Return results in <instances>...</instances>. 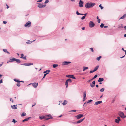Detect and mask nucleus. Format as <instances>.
Here are the masks:
<instances>
[{"label": "nucleus", "mask_w": 126, "mask_h": 126, "mask_svg": "<svg viewBox=\"0 0 126 126\" xmlns=\"http://www.w3.org/2000/svg\"><path fill=\"white\" fill-rule=\"evenodd\" d=\"M12 122H13L14 123H15L16 122V120L15 119H13V120Z\"/></svg>", "instance_id": "a19ab883"}, {"label": "nucleus", "mask_w": 126, "mask_h": 126, "mask_svg": "<svg viewBox=\"0 0 126 126\" xmlns=\"http://www.w3.org/2000/svg\"><path fill=\"white\" fill-rule=\"evenodd\" d=\"M53 67V68H55L57 67L58 65L57 64H53L52 65Z\"/></svg>", "instance_id": "2f4dec72"}, {"label": "nucleus", "mask_w": 126, "mask_h": 126, "mask_svg": "<svg viewBox=\"0 0 126 126\" xmlns=\"http://www.w3.org/2000/svg\"><path fill=\"white\" fill-rule=\"evenodd\" d=\"M83 2L81 0H80L79 1V7H82L83 6Z\"/></svg>", "instance_id": "4468645a"}, {"label": "nucleus", "mask_w": 126, "mask_h": 126, "mask_svg": "<svg viewBox=\"0 0 126 126\" xmlns=\"http://www.w3.org/2000/svg\"><path fill=\"white\" fill-rule=\"evenodd\" d=\"M22 58L24 60H26L27 59L26 56H25L24 57H23Z\"/></svg>", "instance_id": "c03bdc74"}, {"label": "nucleus", "mask_w": 126, "mask_h": 126, "mask_svg": "<svg viewBox=\"0 0 126 126\" xmlns=\"http://www.w3.org/2000/svg\"><path fill=\"white\" fill-rule=\"evenodd\" d=\"M16 105H14L13 106H11L12 108L14 109H17V107H16Z\"/></svg>", "instance_id": "b1692460"}, {"label": "nucleus", "mask_w": 126, "mask_h": 126, "mask_svg": "<svg viewBox=\"0 0 126 126\" xmlns=\"http://www.w3.org/2000/svg\"><path fill=\"white\" fill-rule=\"evenodd\" d=\"M108 27V26H104V28H107V27Z\"/></svg>", "instance_id": "774afa93"}, {"label": "nucleus", "mask_w": 126, "mask_h": 126, "mask_svg": "<svg viewBox=\"0 0 126 126\" xmlns=\"http://www.w3.org/2000/svg\"><path fill=\"white\" fill-rule=\"evenodd\" d=\"M36 104L35 103H34V105H32V107H33V106H34Z\"/></svg>", "instance_id": "69168bd1"}, {"label": "nucleus", "mask_w": 126, "mask_h": 126, "mask_svg": "<svg viewBox=\"0 0 126 126\" xmlns=\"http://www.w3.org/2000/svg\"><path fill=\"white\" fill-rule=\"evenodd\" d=\"M26 114L25 112H23L21 115V116H26Z\"/></svg>", "instance_id": "473e14b6"}, {"label": "nucleus", "mask_w": 126, "mask_h": 126, "mask_svg": "<svg viewBox=\"0 0 126 126\" xmlns=\"http://www.w3.org/2000/svg\"><path fill=\"white\" fill-rule=\"evenodd\" d=\"M84 119H85V118H84L83 119H80L77 122V123L79 124V123H81V122H82L84 120Z\"/></svg>", "instance_id": "6ab92c4d"}, {"label": "nucleus", "mask_w": 126, "mask_h": 126, "mask_svg": "<svg viewBox=\"0 0 126 126\" xmlns=\"http://www.w3.org/2000/svg\"><path fill=\"white\" fill-rule=\"evenodd\" d=\"M39 118L41 120L42 119H45V120H46L45 116H40L39 117Z\"/></svg>", "instance_id": "bb28decb"}, {"label": "nucleus", "mask_w": 126, "mask_h": 126, "mask_svg": "<svg viewBox=\"0 0 126 126\" xmlns=\"http://www.w3.org/2000/svg\"><path fill=\"white\" fill-rule=\"evenodd\" d=\"M90 49L91 50V51H92V52H94V50H93V48L91 47V48H90Z\"/></svg>", "instance_id": "3c124183"}, {"label": "nucleus", "mask_w": 126, "mask_h": 126, "mask_svg": "<svg viewBox=\"0 0 126 126\" xmlns=\"http://www.w3.org/2000/svg\"><path fill=\"white\" fill-rule=\"evenodd\" d=\"M76 14H77V15H83V14H80V13H79L78 12V11H77Z\"/></svg>", "instance_id": "f704fd0d"}, {"label": "nucleus", "mask_w": 126, "mask_h": 126, "mask_svg": "<svg viewBox=\"0 0 126 126\" xmlns=\"http://www.w3.org/2000/svg\"><path fill=\"white\" fill-rule=\"evenodd\" d=\"M95 81H93V82H92V84H90V86L92 87H93L94 86V85L95 84Z\"/></svg>", "instance_id": "f3484780"}, {"label": "nucleus", "mask_w": 126, "mask_h": 126, "mask_svg": "<svg viewBox=\"0 0 126 126\" xmlns=\"http://www.w3.org/2000/svg\"><path fill=\"white\" fill-rule=\"evenodd\" d=\"M104 88H102L100 90V91L101 92H103L104 91Z\"/></svg>", "instance_id": "c9c22d12"}, {"label": "nucleus", "mask_w": 126, "mask_h": 126, "mask_svg": "<svg viewBox=\"0 0 126 126\" xmlns=\"http://www.w3.org/2000/svg\"><path fill=\"white\" fill-rule=\"evenodd\" d=\"M69 82L70 83H71L72 82L71 80V79H68L66 81L65 83V85L66 88H67L68 87V84Z\"/></svg>", "instance_id": "39448f33"}, {"label": "nucleus", "mask_w": 126, "mask_h": 126, "mask_svg": "<svg viewBox=\"0 0 126 126\" xmlns=\"http://www.w3.org/2000/svg\"><path fill=\"white\" fill-rule=\"evenodd\" d=\"M76 110H73L70 111H73V112H76Z\"/></svg>", "instance_id": "5fc2aeb1"}, {"label": "nucleus", "mask_w": 126, "mask_h": 126, "mask_svg": "<svg viewBox=\"0 0 126 126\" xmlns=\"http://www.w3.org/2000/svg\"><path fill=\"white\" fill-rule=\"evenodd\" d=\"M7 22L6 21H3V23L4 24H6L7 23Z\"/></svg>", "instance_id": "bf43d9fd"}, {"label": "nucleus", "mask_w": 126, "mask_h": 126, "mask_svg": "<svg viewBox=\"0 0 126 126\" xmlns=\"http://www.w3.org/2000/svg\"><path fill=\"white\" fill-rule=\"evenodd\" d=\"M89 25L90 28H92L94 26L95 24L92 21H91L89 22Z\"/></svg>", "instance_id": "0eeeda50"}, {"label": "nucleus", "mask_w": 126, "mask_h": 126, "mask_svg": "<svg viewBox=\"0 0 126 126\" xmlns=\"http://www.w3.org/2000/svg\"><path fill=\"white\" fill-rule=\"evenodd\" d=\"M10 101H12V103H13L14 102V101H13V99L11 98H10Z\"/></svg>", "instance_id": "49530a36"}, {"label": "nucleus", "mask_w": 126, "mask_h": 126, "mask_svg": "<svg viewBox=\"0 0 126 126\" xmlns=\"http://www.w3.org/2000/svg\"><path fill=\"white\" fill-rule=\"evenodd\" d=\"M69 82L70 83H71L72 82L71 80V79H68L66 81L65 83V85L66 88H67L68 87V84Z\"/></svg>", "instance_id": "20e7f679"}, {"label": "nucleus", "mask_w": 126, "mask_h": 126, "mask_svg": "<svg viewBox=\"0 0 126 126\" xmlns=\"http://www.w3.org/2000/svg\"><path fill=\"white\" fill-rule=\"evenodd\" d=\"M31 26V22L28 21L27 22L25 25H24V26L26 27H30Z\"/></svg>", "instance_id": "7ed1b4c3"}, {"label": "nucleus", "mask_w": 126, "mask_h": 126, "mask_svg": "<svg viewBox=\"0 0 126 126\" xmlns=\"http://www.w3.org/2000/svg\"><path fill=\"white\" fill-rule=\"evenodd\" d=\"M10 62H12L14 61H16L17 63H20V61L19 59H17L15 58H13L12 59H10Z\"/></svg>", "instance_id": "f03ea898"}, {"label": "nucleus", "mask_w": 126, "mask_h": 126, "mask_svg": "<svg viewBox=\"0 0 126 126\" xmlns=\"http://www.w3.org/2000/svg\"><path fill=\"white\" fill-rule=\"evenodd\" d=\"M3 51L5 52H7V53L9 54L10 53L6 49H3Z\"/></svg>", "instance_id": "c756f323"}, {"label": "nucleus", "mask_w": 126, "mask_h": 126, "mask_svg": "<svg viewBox=\"0 0 126 126\" xmlns=\"http://www.w3.org/2000/svg\"><path fill=\"white\" fill-rule=\"evenodd\" d=\"M83 14V15H84V16H85V17L86 16V15H87V13H86L85 14Z\"/></svg>", "instance_id": "052dcab7"}, {"label": "nucleus", "mask_w": 126, "mask_h": 126, "mask_svg": "<svg viewBox=\"0 0 126 126\" xmlns=\"http://www.w3.org/2000/svg\"><path fill=\"white\" fill-rule=\"evenodd\" d=\"M97 75H95L94 76V77L92 79H94L96 78H97Z\"/></svg>", "instance_id": "58836bf2"}, {"label": "nucleus", "mask_w": 126, "mask_h": 126, "mask_svg": "<svg viewBox=\"0 0 126 126\" xmlns=\"http://www.w3.org/2000/svg\"><path fill=\"white\" fill-rule=\"evenodd\" d=\"M88 68V67H87L84 66L83 67V71H84L85 70L87 69Z\"/></svg>", "instance_id": "c85d7f7f"}, {"label": "nucleus", "mask_w": 126, "mask_h": 126, "mask_svg": "<svg viewBox=\"0 0 126 126\" xmlns=\"http://www.w3.org/2000/svg\"><path fill=\"white\" fill-rule=\"evenodd\" d=\"M2 63L0 64V67L2 65V63H3V62Z\"/></svg>", "instance_id": "0e129e2a"}, {"label": "nucleus", "mask_w": 126, "mask_h": 126, "mask_svg": "<svg viewBox=\"0 0 126 126\" xmlns=\"http://www.w3.org/2000/svg\"><path fill=\"white\" fill-rule=\"evenodd\" d=\"M85 16H83L81 18V19L82 20L84 19H85Z\"/></svg>", "instance_id": "a18cd8bd"}, {"label": "nucleus", "mask_w": 126, "mask_h": 126, "mask_svg": "<svg viewBox=\"0 0 126 126\" xmlns=\"http://www.w3.org/2000/svg\"><path fill=\"white\" fill-rule=\"evenodd\" d=\"M119 115V116L121 118H124V113L120 111L118 113Z\"/></svg>", "instance_id": "1a4fd4ad"}, {"label": "nucleus", "mask_w": 126, "mask_h": 126, "mask_svg": "<svg viewBox=\"0 0 126 126\" xmlns=\"http://www.w3.org/2000/svg\"><path fill=\"white\" fill-rule=\"evenodd\" d=\"M46 120H48L52 118V117L50 114H49L48 115H45Z\"/></svg>", "instance_id": "6e6552de"}, {"label": "nucleus", "mask_w": 126, "mask_h": 126, "mask_svg": "<svg viewBox=\"0 0 126 126\" xmlns=\"http://www.w3.org/2000/svg\"><path fill=\"white\" fill-rule=\"evenodd\" d=\"M118 28H123V27L122 26V24H121V26H120V25H118Z\"/></svg>", "instance_id": "4c0bfd02"}, {"label": "nucleus", "mask_w": 126, "mask_h": 126, "mask_svg": "<svg viewBox=\"0 0 126 126\" xmlns=\"http://www.w3.org/2000/svg\"><path fill=\"white\" fill-rule=\"evenodd\" d=\"M102 102V101H98L96 102L94 104L96 105H98L101 103Z\"/></svg>", "instance_id": "aec40b11"}, {"label": "nucleus", "mask_w": 126, "mask_h": 126, "mask_svg": "<svg viewBox=\"0 0 126 126\" xmlns=\"http://www.w3.org/2000/svg\"><path fill=\"white\" fill-rule=\"evenodd\" d=\"M67 101H66V100H64L63 102L62 103V104L63 105H64L67 104Z\"/></svg>", "instance_id": "393cba45"}, {"label": "nucleus", "mask_w": 126, "mask_h": 126, "mask_svg": "<svg viewBox=\"0 0 126 126\" xmlns=\"http://www.w3.org/2000/svg\"><path fill=\"white\" fill-rule=\"evenodd\" d=\"M101 58V56H100L98 57H97L96 58L97 60L99 61L100 60V58Z\"/></svg>", "instance_id": "72a5a7b5"}, {"label": "nucleus", "mask_w": 126, "mask_h": 126, "mask_svg": "<svg viewBox=\"0 0 126 126\" xmlns=\"http://www.w3.org/2000/svg\"><path fill=\"white\" fill-rule=\"evenodd\" d=\"M16 85L18 86H20V84L19 83H18L16 84Z\"/></svg>", "instance_id": "09e8293b"}, {"label": "nucleus", "mask_w": 126, "mask_h": 126, "mask_svg": "<svg viewBox=\"0 0 126 126\" xmlns=\"http://www.w3.org/2000/svg\"><path fill=\"white\" fill-rule=\"evenodd\" d=\"M82 29L83 30H84L85 29V28L84 27H82Z\"/></svg>", "instance_id": "338daca9"}, {"label": "nucleus", "mask_w": 126, "mask_h": 126, "mask_svg": "<svg viewBox=\"0 0 126 126\" xmlns=\"http://www.w3.org/2000/svg\"><path fill=\"white\" fill-rule=\"evenodd\" d=\"M99 7L101 8V9H102L103 8V7L101 6V4H100L99 5Z\"/></svg>", "instance_id": "79ce46f5"}, {"label": "nucleus", "mask_w": 126, "mask_h": 126, "mask_svg": "<svg viewBox=\"0 0 126 126\" xmlns=\"http://www.w3.org/2000/svg\"><path fill=\"white\" fill-rule=\"evenodd\" d=\"M6 6H7V8L8 9L9 8V7L8 6V5L7 4L6 5Z\"/></svg>", "instance_id": "e2e57ef3"}, {"label": "nucleus", "mask_w": 126, "mask_h": 126, "mask_svg": "<svg viewBox=\"0 0 126 126\" xmlns=\"http://www.w3.org/2000/svg\"><path fill=\"white\" fill-rule=\"evenodd\" d=\"M99 66H96L95 67L94 69V72L96 71L98 69V68L99 67Z\"/></svg>", "instance_id": "cd10ccee"}, {"label": "nucleus", "mask_w": 126, "mask_h": 126, "mask_svg": "<svg viewBox=\"0 0 126 126\" xmlns=\"http://www.w3.org/2000/svg\"><path fill=\"white\" fill-rule=\"evenodd\" d=\"M43 0H39L37 2H41Z\"/></svg>", "instance_id": "4d7b16f0"}, {"label": "nucleus", "mask_w": 126, "mask_h": 126, "mask_svg": "<svg viewBox=\"0 0 126 126\" xmlns=\"http://www.w3.org/2000/svg\"><path fill=\"white\" fill-rule=\"evenodd\" d=\"M95 5L94 3H87L85 4V7L87 8H89L93 7Z\"/></svg>", "instance_id": "f257e3e1"}, {"label": "nucleus", "mask_w": 126, "mask_h": 126, "mask_svg": "<svg viewBox=\"0 0 126 126\" xmlns=\"http://www.w3.org/2000/svg\"><path fill=\"white\" fill-rule=\"evenodd\" d=\"M49 2V1L48 0H46L45 1V3H48Z\"/></svg>", "instance_id": "de8ad7c7"}, {"label": "nucleus", "mask_w": 126, "mask_h": 126, "mask_svg": "<svg viewBox=\"0 0 126 126\" xmlns=\"http://www.w3.org/2000/svg\"><path fill=\"white\" fill-rule=\"evenodd\" d=\"M98 22V23H100V19H98L97 20Z\"/></svg>", "instance_id": "864d4df0"}, {"label": "nucleus", "mask_w": 126, "mask_h": 126, "mask_svg": "<svg viewBox=\"0 0 126 126\" xmlns=\"http://www.w3.org/2000/svg\"><path fill=\"white\" fill-rule=\"evenodd\" d=\"M71 63V62H64L63 63V65H68V64Z\"/></svg>", "instance_id": "dca6fc26"}, {"label": "nucleus", "mask_w": 126, "mask_h": 126, "mask_svg": "<svg viewBox=\"0 0 126 126\" xmlns=\"http://www.w3.org/2000/svg\"><path fill=\"white\" fill-rule=\"evenodd\" d=\"M21 57H20V58H22L24 56V54H21Z\"/></svg>", "instance_id": "603ef678"}, {"label": "nucleus", "mask_w": 126, "mask_h": 126, "mask_svg": "<svg viewBox=\"0 0 126 126\" xmlns=\"http://www.w3.org/2000/svg\"><path fill=\"white\" fill-rule=\"evenodd\" d=\"M50 72V70H47L46 71H45L44 72V73H46V74H47V75Z\"/></svg>", "instance_id": "5701e85b"}, {"label": "nucleus", "mask_w": 126, "mask_h": 126, "mask_svg": "<svg viewBox=\"0 0 126 126\" xmlns=\"http://www.w3.org/2000/svg\"><path fill=\"white\" fill-rule=\"evenodd\" d=\"M94 72V70H91V71H90V73H93V72Z\"/></svg>", "instance_id": "8fccbe9b"}, {"label": "nucleus", "mask_w": 126, "mask_h": 126, "mask_svg": "<svg viewBox=\"0 0 126 126\" xmlns=\"http://www.w3.org/2000/svg\"><path fill=\"white\" fill-rule=\"evenodd\" d=\"M83 116V115L82 114H79L75 116V117L77 119H79Z\"/></svg>", "instance_id": "423d86ee"}, {"label": "nucleus", "mask_w": 126, "mask_h": 126, "mask_svg": "<svg viewBox=\"0 0 126 126\" xmlns=\"http://www.w3.org/2000/svg\"><path fill=\"white\" fill-rule=\"evenodd\" d=\"M117 119H115V122L119 124V122L121 121V119L119 117H117Z\"/></svg>", "instance_id": "9d476101"}, {"label": "nucleus", "mask_w": 126, "mask_h": 126, "mask_svg": "<svg viewBox=\"0 0 126 126\" xmlns=\"http://www.w3.org/2000/svg\"><path fill=\"white\" fill-rule=\"evenodd\" d=\"M84 94V97H83V101H85L86 99V92H84L83 93Z\"/></svg>", "instance_id": "a211bd4d"}, {"label": "nucleus", "mask_w": 126, "mask_h": 126, "mask_svg": "<svg viewBox=\"0 0 126 126\" xmlns=\"http://www.w3.org/2000/svg\"><path fill=\"white\" fill-rule=\"evenodd\" d=\"M66 77L68 78H70L74 79H76V78L73 75H66Z\"/></svg>", "instance_id": "f8f14e48"}, {"label": "nucleus", "mask_w": 126, "mask_h": 126, "mask_svg": "<svg viewBox=\"0 0 126 126\" xmlns=\"http://www.w3.org/2000/svg\"><path fill=\"white\" fill-rule=\"evenodd\" d=\"M30 84H32V86H33V87L34 88H36L38 85V83H31Z\"/></svg>", "instance_id": "ddd939ff"}, {"label": "nucleus", "mask_w": 126, "mask_h": 126, "mask_svg": "<svg viewBox=\"0 0 126 126\" xmlns=\"http://www.w3.org/2000/svg\"><path fill=\"white\" fill-rule=\"evenodd\" d=\"M30 118V117H28V118H26L25 119L23 120L22 121V122H24L25 121H28V120H29V119Z\"/></svg>", "instance_id": "a878e982"}, {"label": "nucleus", "mask_w": 126, "mask_h": 126, "mask_svg": "<svg viewBox=\"0 0 126 126\" xmlns=\"http://www.w3.org/2000/svg\"><path fill=\"white\" fill-rule=\"evenodd\" d=\"M104 25V24H103L102 23L101 24L100 26V27L101 28H102L103 27Z\"/></svg>", "instance_id": "e433bc0d"}, {"label": "nucleus", "mask_w": 126, "mask_h": 126, "mask_svg": "<svg viewBox=\"0 0 126 126\" xmlns=\"http://www.w3.org/2000/svg\"><path fill=\"white\" fill-rule=\"evenodd\" d=\"M46 6V4L43 5L42 4L40 3L39 4V5H38V7L39 8H44Z\"/></svg>", "instance_id": "9b49d317"}, {"label": "nucleus", "mask_w": 126, "mask_h": 126, "mask_svg": "<svg viewBox=\"0 0 126 126\" xmlns=\"http://www.w3.org/2000/svg\"><path fill=\"white\" fill-rule=\"evenodd\" d=\"M126 16V14H124L123 16L121 17L120 19H123Z\"/></svg>", "instance_id": "7c9ffc66"}, {"label": "nucleus", "mask_w": 126, "mask_h": 126, "mask_svg": "<svg viewBox=\"0 0 126 126\" xmlns=\"http://www.w3.org/2000/svg\"><path fill=\"white\" fill-rule=\"evenodd\" d=\"M104 79L103 78H99V79L98 80V81L99 82L102 81L104 80Z\"/></svg>", "instance_id": "4be33fe9"}, {"label": "nucleus", "mask_w": 126, "mask_h": 126, "mask_svg": "<svg viewBox=\"0 0 126 126\" xmlns=\"http://www.w3.org/2000/svg\"><path fill=\"white\" fill-rule=\"evenodd\" d=\"M14 80L16 82H19V81L17 79H14Z\"/></svg>", "instance_id": "ea45409f"}, {"label": "nucleus", "mask_w": 126, "mask_h": 126, "mask_svg": "<svg viewBox=\"0 0 126 126\" xmlns=\"http://www.w3.org/2000/svg\"><path fill=\"white\" fill-rule=\"evenodd\" d=\"M46 75H47V74H44V77H43V78H44L46 76Z\"/></svg>", "instance_id": "6e6d98bb"}, {"label": "nucleus", "mask_w": 126, "mask_h": 126, "mask_svg": "<svg viewBox=\"0 0 126 126\" xmlns=\"http://www.w3.org/2000/svg\"><path fill=\"white\" fill-rule=\"evenodd\" d=\"M35 40H34L33 41H30V40H28L26 42V43L27 44H30L32 43V42L35 41Z\"/></svg>", "instance_id": "412c9836"}, {"label": "nucleus", "mask_w": 126, "mask_h": 126, "mask_svg": "<svg viewBox=\"0 0 126 126\" xmlns=\"http://www.w3.org/2000/svg\"><path fill=\"white\" fill-rule=\"evenodd\" d=\"M22 65L26 66H29L33 65V63H26L23 64Z\"/></svg>", "instance_id": "2eb2a0df"}, {"label": "nucleus", "mask_w": 126, "mask_h": 126, "mask_svg": "<svg viewBox=\"0 0 126 126\" xmlns=\"http://www.w3.org/2000/svg\"><path fill=\"white\" fill-rule=\"evenodd\" d=\"M2 79H1L0 80V84L2 83Z\"/></svg>", "instance_id": "13d9d810"}, {"label": "nucleus", "mask_w": 126, "mask_h": 126, "mask_svg": "<svg viewBox=\"0 0 126 126\" xmlns=\"http://www.w3.org/2000/svg\"><path fill=\"white\" fill-rule=\"evenodd\" d=\"M92 100H89L87 102V103H88L90 102H92Z\"/></svg>", "instance_id": "37998d69"}, {"label": "nucleus", "mask_w": 126, "mask_h": 126, "mask_svg": "<svg viewBox=\"0 0 126 126\" xmlns=\"http://www.w3.org/2000/svg\"><path fill=\"white\" fill-rule=\"evenodd\" d=\"M86 103V102H85L84 105H83V106H86V105H85V104Z\"/></svg>", "instance_id": "680f3d73"}]
</instances>
